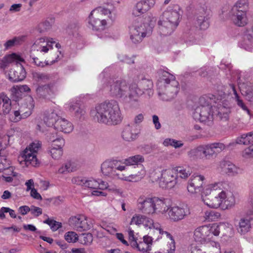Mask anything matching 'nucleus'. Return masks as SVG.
<instances>
[{"instance_id":"nucleus-47","label":"nucleus","mask_w":253,"mask_h":253,"mask_svg":"<svg viewBox=\"0 0 253 253\" xmlns=\"http://www.w3.org/2000/svg\"><path fill=\"white\" fill-rule=\"evenodd\" d=\"M48 151L50 154L52 158L55 160L60 159L62 156L63 152V148L52 147V146L49 148Z\"/></svg>"},{"instance_id":"nucleus-9","label":"nucleus","mask_w":253,"mask_h":253,"mask_svg":"<svg viewBox=\"0 0 253 253\" xmlns=\"http://www.w3.org/2000/svg\"><path fill=\"white\" fill-rule=\"evenodd\" d=\"M6 63H13L15 67L11 69L9 73V79L13 82H18L23 81L26 77V71L20 63L23 59L15 53H13L6 56L5 58Z\"/></svg>"},{"instance_id":"nucleus-25","label":"nucleus","mask_w":253,"mask_h":253,"mask_svg":"<svg viewBox=\"0 0 253 253\" xmlns=\"http://www.w3.org/2000/svg\"><path fill=\"white\" fill-rule=\"evenodd\" d=\"M67 105L69 112L76 119L82 120L84 118L86 112L79 101H72L69 103Z\"/></svg>"},{"instance_id":"nucleus-2","label":"nucleus","mask_w":253,"mask_h":253,"mask_svg":"<svg viewBox=\"0 0 253 253\" xmlns=\"http://www.w3.org/2000/svg\"><path fill=\"white\" fill-rule=\"evenodd\" d=\"M91 114L97 122L109 125H117L122 119L119 103L114 100L106 101L96 105Z\"/></svg>"},{"instance_id":"nucleus-60","label":"nucleus","mask_w":253,"mask_h":253,"mask_svg":"<svg viewBox=\"0 0 253 253\" xmlns=\"http://www.w3.org/2000/svg\"><path fill=\"white\" fill-rule=\"evenodd\" d=\"M30 211L34 216L38 217L42 214V210L39 207L32 206L30 207Z\"/></svg>"},{"instance_id":"nucleus-56","label":"nucleus","mask_w":253,"mask_h":253,"mask_svg":"<svg viewBox=\"0 0 253 253\" xmlns=\"http://www.w3.org/2000/svg\"><path fill=\"white\" fill-rule=\"evenodd\" d=\"M81 240L82 244L89 245L93 241L92 235L90 233L83 234L81 237Z\"/></svg>"},{"instance_id":"nucleus-31","label":"nucleus","mask_w":253,"mask_h":253,"mask_svg":"<svg viewBox=\"0 0 253 253\" xmlns=\"http://www.w3.org/2000/svg\"><path fill=\"white\" fill-rule=\"evenodd\" d=\"M36 93L39 97L42 98H48L54 95L51 84L39 86L36 89Z\"/></svg>"},{"instance_id":"nucleus-43","label":"nucleus","mask_w":253,"mask_h":253,"mask_svg":"<svg viewBox=\"0 0 253 253\" xmlns=\"http://www.w3.org/2000/svg\"><path fill=\"white\" fill-rule=\"evenodd\" d=\"M59 118L56 113L52 112L44 118V124L48 127L54 126V128H55L56 122Z\"/></svg>"},{"instance_id":"nucleus-34","label":"nucleus","mask_w":253,"mask_h":253,"mask_svg":"<svg viewBox=\"0 0 253 253\" xmlns=\"http://www.w3.org/2000/svg\"><path fill=\"white\" fill-rule=\"evenodd\" d=\"M55 129L64 133H70L72 131L74 126L72 124L64 118H59L55 126Z\"/></svg>"},{"instance_id":"nucleus-50","label":"nucleus","mask_w":253,"mask_h":253,"mask_svg":"<svg viewBox=\"0 0 253 253\" xmlns=\"http://www.w3.org/2000/svg\"><path fill=\"white\" fill-rule=\"evenodd\" d=\"M43 223L48 225L52 231H56L58 229L62 227L61 222L56 221L48 217L43 221Z\"/></svg>"},{"instance_id":"nucleus-51","label":"nucleus","mask_w":253,"mask_h":253,"mask_svg":"<svg viewBox=\"0 0 253 253\" xmlns=\"http://www.w3.org/2000/svg\"><path fill=\"white\" fill-rule=\"evenodd\" d=\"M78 234L74 231H69L64 235V238L68 243H75L78 240Z\"/></svg>"},{"instance_id":"nucleus-21","label":"nucleus","mask_w":253,"mask_h":253,"mask_svg":"<svg viewBox=\"0 0 253 253\" xmlns=\"http://www.w3.org/2000/svg\"><path fill=\"white\" fill-rule=\"evenodd\" d=\"M214 118L220 120L227 121L230 113V104L226 100L220 101L216 105L212 106Z\"/></svg>"},{"instance_id":"nucleus-59","label":"nucleus","mask_w":253,"mask_h":253,"mask_svg":"<svg viewBox=\"0 0 253 253\" xmlns=\"http://www.w3.org/2000/svg\"><path fill=\"white\" fill-rule=\"evenodd\" d=\"M243 94L244 95L247 99L250 102H253V89L249 87L246 89V90H242Z\"/></svg>"},{"instance_id":"nucleus-32","label":"nucleus","mask_w":253,"mask_h":253,"mask_svg":"<svg viewBox=\"0 0 253 253\" xmlns=\"http://www.w3.org/2000/svg\"><path fill=\"white\" fill-rule=\"evenodd\" d=\"M220 167L222 172L232 176L238 174L240 171L239 168L229 161L221 162L220 164Z\"/></svg>"},{"instance_id":"nucleus-64","label":"nucleus","mask_w":253,"mask_h":253,"mask_svg":"<svg viewBox=\"0 0 253 253\" xmlns=\"http://www.w3.org/2000/svg\"><path fill=\"white\" fill-rule=\"evenodd\" d=\"M152 121L156 129H159L161 127V125L158 116L154 115L152 116Z\"/></svg>"},{"instance_id":"nucleus-48","label":"nucleus","mask_w":253,"mask_h":253,"mask_svg":"<svg viewBox=\"0 0 253 253\" xmlns=\"http://www.w3.org/2000/svg\"><path fill=\"white\" fill-rule=\"evenodd\" d=\"M165 146H171L175 148H180L183 145L181 141L176 140L172 138H166L163 142Z\"/></svg>"},{"instance_id":"nucleus-40","label":"nucleus","mask_w":253,"mask_h":253,"mask_svg":"<svg viewBox=\"0 0 253 253\" xmlns=\"http://www.w3.org/2000/svg\"><path fill=\"white\" fill-rule=\"evenodd\" d=\"M47 137L48 141L51 142L52 147L63 148L65 145V140L62 137L58 136L57 133L49 134Z\"/></svg>"},{"instance_id":"nucleus-36","label":"nucleus","mask_w":253,"mask_h":253,"mask_svg":"<svg viewBox=\"0 0 253 253\" xmlns=\"http://www.w3.org/2000/svg\"><path fill=\"white\" fill-rule=\"evenodd\" d=\"M242 45L247 50H250L253 47V29L246 30L244 34Z\"/></svg>"},{"instance_id":"nucleus-22","label":"nucleus","mask_w":253,"mask_h":253,"mask_svg":"<svg viewBox=\"0 0 253 253\" xmlns=\"http://www.w3.org/2000/svg\"><path fill=\"white\" fill-rule=\"evenodd\" d=\"M53 43H55V41L52 38H40L36 40L32 45L31 53L35 51L46 53L49 50L48 47H52L51 44Z\"/></svg>"},{"instance_id":"nucleus-44","label":"nucleus","mask_w":253,"mask_h":253,"mask_svg":"<svg viewBox=\"0 0 253 253\" xmlns=\"http://www.w3.org/2000/svg\"><path fill=\"white\" fill-rule=\"evenodd\" d=\"M230 85L233 92V94L235 96L234 98L237 105L239 107H240L241 109H242L244 111L247 112L249 115H250V110L248 109V107L244 103L243 101L241 99H240L239 95L237 94V92L236 90L235 86L233 84H230Z\"/></svg>"},{"instance_id":"nucleus-53","label":"nucleus","mask_w":253,"mask_h":253,"mask_svg":"<svg viewBox=\"0 0 253 253\" xmlns=\"http://www.w3.org/2000/svg\"><path fill=\"white\" fill-rule=\"evenodd\" d=\"M11 97L12 99L15 101H18L22 98L23 93L20 91L18 88L16 86H14L11 89Z\"/></svg>"},{"instance_id":"nucleus-29","label":"nucleus","mask_w":253,"mask_h":253,"mask_svg":"<svg viewBox=\"0 0 253 253\" xmlns=\"http://www.w3.org/2000/svg\"><path fill=\"white\" fill-rule=\"evenodd\" d=\"M139 132L136 126L127 125L124 128L122 132V137L124 140L130 142L136 139Z\"/></svg>"},{"instance_id":"nucleus-7","label":"nucleus","mask_w":253,"mask_h":253,"mask_svg":"<svg viewBox=\"0 0 253 253\" xmlns=\"http://www.w3.org/2000/svg\"><path fill=\"white\" fill-rule=\"evenodd\" d=\"M155 17L148 16L143 21L135 22L129 27L130 39L134 43L140 42L143 39L149 36L156 23Z\"/></svg>"},{"instance_id":"nucleus-49","label":"nucleus","mask_w":253,"mask_h":253,"mask_svg":"<svg viewBox=\"0 0 253 253\" xmlns=\"http://www.w3.org/2000/svg\"><path fill=\"white\" fill-rule=\"evenodd\" d=\"M32 77L34 80L38 82H46L50 79V77L48 74L38 72H33Z\"/></svg>"},{"instance_id":"nucleus-1","label":"nucleus","mask_w":253,"mask_h":253,"mask_svg":"<svg viewBox=\"0 0 253 253\" xmlns=\"http://www.w3.org/2000/svg\"><path fill=\"white\" fill-rule=\"evenodd\" d=\"M226 184L223 182H214L207 185L204 191L205 196L211 195L210 200L202 199L205 205L208 207L222 210L230 209L236 203L235 198L232 192L225 187Z\"/></svg>"},{"instance_id":"nucleus-20","label":"nucleus","mask_w":253,"mask_h":253,"mask_svg":"<svg viewBox=\"0 0 253 253\" xmlns=\"http://www.w3.org/2000/svg\"><path fill=\"white\" fill-rule=\"evenodd\" d=\"M233 221L237 232L241 235H245L250 232L252 228V222H253V217L248 216L245 214L239 219L235 217Z\"/></svg>"},{"instance_id":"nucleus-54","label":"nucleus","mask_w":253,"mask_h":253,"mask_svg":"<svg viewBox=\"0 0 253 253\" xmlns=\"http://www.w3.org/2000/svg\"><path fill=\"white\" fill-rule=\"evenodd\" d=\"M11 109V100L6 96L5 97L3 98V101L2 110L3 113L5 114H8Z\"/></svg>"},{"instance_id":"nucleus-3","label":"nucleus","mask_w":253,"mask_h":253,"mask_svg":"<svg viewBox=\"0 0 253 253\" xmlns=\"http://www.w3.org/2000/svg\"><path fill=\"white\" fill-rule=\"evenodd\" d=\"M181 17V9L179 5L169 6L158 21L159 32L161 36L170 35L179 25Z\"/></svg>"},{"instance_id":"nucleus-8","label":"nucleus","mask_w":253,"mask_h":253,"mask_svg":"<svg viewBox=\"0 0 253 253\" xmlns=\"http://www.w3.org/2000/svg\"><path fill=\"white\" fill-rule=\"evenodd\" d=\"M107 16L111 20L115 19L116 12L115 9H110L98 7L93 9L88 17V23L93 30H103L106 24L104 16Z\"/></svg>"},{"instance_id":"nucleus-18","label":"nucleus","mask_w":253,"mask_h":253,"mask_svg":"<svg viewBox=\"0 0 253 253\" xmlns=\"http://www.w3.org/2000/svg\"><path fill=\"white\" fill-rule=\"evenodd\" d=\"M167 212L169 219L174 222L180 221L190 214L189 208L185 205L169 207Z\"/></svg>"},{"instance_id":"nucleus-24","label":"nucleus","mask_w":253,"mask_h":253,"mask_svg":"<svg viewBox=\"0 0 253 253\" xmlns=\"http://www.w3.org/2000/svg\"><path fill=\"white\" fill-rule=\"evenodd\" d=\"M214 236H217L221 233L223 236L231 237L233 235L232 225L228 222H220L219 224H211Z\"/></svg>"},{"instance_id":"nucleus-27","label":"nucleus","mask_w":253,"mask_h":253,"mask_svg":"<svg viewBox=\"0 0 253 253\" xmlns=\"http://www.w3.org/2000/svg\"><path fill=\"white\" fill-rule=\"evenodd\" d=\"M202 147L207 159H210L214 154L220 153L225 148V145L222 143H213L202 145Z\"/></svg>"},{"instance_id":"nucleus-28","label":"nucleus","mask_w":253,"mask_h":253,"mask_svg":"<svg viewBox=\"0 0 253 253\" xmlns=\"http://www.w3.org/2000/svg\"><path fill=\"white\" fill-rule=\"evenodd\" d=\"M60 55H61V52L58 51H57L55 53H52L51 55V60L50 62L48 61H45L44 62L40 61L38 57L35 56V53H31L30 58L32 63L38 67L43 68L45 66L51 65L58 62L62 57V55L60 56Z\"/></svg>"},{"instance_id":"nucleus-16","label":"nucleus","mask_w":253,"mask_h":253,"mask_svg":"<svg viewBox=\"0 0 253 253\" xmlns=\"http://www.w3.org/2000/svg\"><path fill=\"white\" fill-rule=\"evenodd\" d=\"M153 87L152 81L141 75L138 77L137 84L134 83L131 84V90H133V92L129 95L134 96V98H136L138 95L143 94L145 90H149L150 92H151Z\"/></svg>"},{"instance_id":"nucleus-14","label":"nucleus","mask_w":253,"mask_h":253,"mask_svg":"<svg viewBox=\"0 0 253 253\" xmlns=\"http://www.w3.org/2000/svg\"><path fill=\"white\" fill-rule=\"evenodd\" d=\"M206 181L205 177L201 174H193L187 182V189L189 193L192 194H198L202 192L203 195H205L204 191L205 186L203 188V184Z\"/></svg>"},{"instance_id":"nucleus-12","label":"nucleus","mask_w":253,"mask_h":253,"mask_svg":"<svg viewBox=\"0 0 253 253\" xmlns=\"http://www.w3.org/2000/svg\"><path fill=\"white\" fill-rule=\"evenodd\" d=\"M41 145L42 143L40 141H36L31 143L21 153V157L27 166L31 165L33 167H36L39 164L36 154L41 148Z\"/></svg>"},{"instance_id":"nucleus-26","label":"nucleus","mask_w":253,"mask_h":253,"mask_svg":"<svg viewBox=\"0 0 253 253\" xmlns=\"http://www.w3.org/2000/svg\"><path fill=\"white\" fill-rule=\"evenodd\" d=\"M155 2V0H143L138 1L133 8V14L135 16L141 15L153 7Z\"/></svg>"},{"instance_id":"nucleus-15","label":"nucleus","mask_w":253,"mask_h":253,"mask_svg":"<svg viewBox=\"0 0 253 253\" xmlns=\"http://www.w3.org/2000/svg\"><path fill=\"white\" fill-rule=\"evenodd\" d=\"M72 182L84 187L92 189L104 190L107 188L108 183L101 180H96L94 179H87L83 177H75L72 178Z\"/></svg>"},{"instance_id":"nucleus-10","label":"nucleus","mask_w":253,"mask_h":253,"mask_svg":"<svg viewBox=\"0 0 253 253\" xmlns=\"http://www.w3.org/2000/svg\"><path fill=\"white\" fill-rule=\"evenodd\" d=\"M126 169L125 166L121 165V161L117 160H107L101 165L102 174L112 178H118L120 175L117 171H123Z\"/></svg>"},{"instance_id":"nucleus-5","label":"nucleus","mask_w":253,"mask_h":253,"mask_svg":"<svg viewBox=\"0 0 253 253\" xmlns=\"http://www.w3.org/2000/svg\"><path fill=\"white\" fill-rule=\"evenodd\" d=\"M157 86L159 95L164 101H169L175 97L179 89V83L175 77L166 71L162 73Z\"/></svg>"},{"instance_id":"nucleus-38","label":"nucleus","mask_w":253,"mask_h":253,"mask_svg":"<svg viewBox=\"0 0 253 253\" xmlns=\"http://www.w3.org/2000/svg\"><path fill=\"white\" fill-rule=\"evenodd\" d=\"M175 171V174L177 176V181L178 178L187 179L191 174L192 171L189 167H184L182 166H178L173 168Z\"/></svg>"},{"instance_id":"nucleus-30","label":"nucleus","mask_w":253,"mask_h":253,"mask_svg":"<svg viewBox=\"0 0 253 253\" xmlns=\"http://www.w3.org/2000/svg\"><path fill=\"white\" fill-rule=\"evenodd\" d=\"M140 169L136 173L126 175L122 174L119 179L129 182H137L140 181L146 174V171L143 166L140 167Z\"/></svg>"},{"instance_id":"nucleus-11","label":"nucleus","mask_w":253,"mask_h":253,"mask_svg":"<svg viewBox=\"0 0 253 253\" xmlns=\"http://www.w3.org/2000/svg\"><path fill=\"white\" fill-rule=\"evenodd\" d=\"M214 112L212 106L210 105H201L197 107L193 113V117L196 121L204 123L210 126L214 118Z\"/></svg>"},{"instance_id":"nucleus-62","label":"nucleus","mask_w":253,"mask_h":253,"mask_svg":"<svg viewBox=\"0 0 253 253\" xmlns=\"http://www.w3.org/2000/svg\"><path fill=\"white\" fill-rule=\"evenodd\" d=\"M138 250L143 252H146L150 250V245L143 242H140L138 243Z\"/></svg>"},{"instance_id":"nucleus-46","label":"nucleus","mask_w":253,"mask_h":253,"mask_svg":"<svg viewBox=\"0 0 253 253\" xmlns=\"http://www.w3.org/2000/svg\"><path fill=\"white\" fill-rule=\"evenodd\" d=\"M220 213L214 211H209L205 212L204 218L208 221H215L219 219Z\"/></svg>"},{"instance_id":"nucleus-41","label":"nucleus","mask_w":253,"mask_h":253,"mask_svg":"<svg viewBox=\"0 0 253 253\" xmlns=\"http://www.w3.org/2000/svg\"><path fill=\"white\" fill-rule=\"evenodd\" d=\"M188 156L192 160H197L205 158L202 145L189 151L188 152Z\"/></svg>"},{"instance_id":"nucleus-35","label":"nucleus","mask_w":253,"mask_h":253,"mask_svg":"<svg viewBox=\"0 0 253 253\" xmlns=\"http://www.w3.org/2000/svg\"><path fill=\"white\" fill-rule=\"evenodd\" d=\"M144 162V158L141 155H136L129 157L123 161H121V165L127 166L138 165L139 164Z\"/></svg>"},{"instance_id":"nucleus-4","label":"nucleus","mask_w":253,"mask_h":253,"mask_svg":"<svg viewBox=\"0 0 253 253\" xmlns=\"http://www.w3.org/2000/svg\"><path fill=\"white\" fill-rule=\"evenodd\" d=\"M102 77V82L105 84L104 87H107L110 95L112 96L122 98L126 102H130L132 100L136 101L134 96L129 95L133 92L131 90V84L128 86L126 83L123 80H115L111 78H105L104 73L100 75Z\"/></svg>"},{"instance_id":"nucleus-13","label":"nucleus","mask_w":253,"mask_h":253,"mask_svg":"<svg viewBox=\"0 0 253 253\" xmlns=\"http://www.w3.org/2000/svg\"><path fill=\"white\" fill-rule=\"evenodd\" d=\"M213 236L214 234L211 224L197 227L193 233L194 241L201 244L209 243L213 239Z\"/></svg>"},{"instance_id":"nucleus-45","label":"nucleus","mask_w":253,"mask_h":253,"mask_svg":"<svg viewBox=\"0 0 253 253\" xmlns=\"http://www.w3.org/2000/svg\"><path fill=\"white\" fill-rule=\"evenodd\" d=\"M76 169L75 164L67 162L63 165L58 169V172L61 174L75 171Z\"/></svg>"},{"instance_id":"nucleus-6","label":"nucleus","mask_w":253,"mask_h":253,"mask_svg":"<svg viewBox=\"0 0 253 253\" xmlns=\"http://www.w3.org/2000/svg\"><path fill=\"white\" fill-rule=\"evenodd\" d=\"M138 208L145 214H165L169 209L167 200L157 197L140 196L138 199Z\"/></svg>"},{"instance_id":"nucleus-55","label":"nucleus","mask_w":253,"mask_h":253,"mask_svg":"<svg viewBox=\"0 0 253 253\" xmlns=\"http://www.w3.org/2000/svg\"><path fill=\"white\" fill-rule=\"evenodd\" d=\"M24 37H18L14 38L12 40L7 41L4 44V46L6 49L13 46L15 44H19L22 41H23Z\"/></svg>"},{"instance_id":"nucleus-39","label":"nucleus","mask_w":253,"mask_h":253,"mask_svg":"<svg viewBox=\"0 0 253 253\" xmlns=\"http://www.w3.org/2000/svg\"><path fill=\"white\" fill-rule=\"evenodd\" d=\"M248 9L249 2L248 0H239L233 5L231 11L247 13Z\"/></svg>"},{"instance_id":"nucleus-33","label":"nucleus","mask_w":253,"mask_h":253,"mask_svg":"<svg viewBox=\"0 0 253 253\" xmlns=\"http://www.w3.org/2000/svg\"><path fill=\"white\" fill-rule=\"evenodd\" d=\"M231 18L233 23L238 27H244L248 23L247 13L230 11Z\"/></svg>"},{"instance_id":"nucleus-42","label":"nucleus","mask_w":253,"mask_h":253,"mask_svg":"<svg viewBox=\"0 0 253 253\" xmlns=\"http://www.w3.org/2000/svg\"><path fill=\"white\" fill-rule=\"evenodd\" d=\"M236 143L239 144L252 145L253 144V131L243 134L236 139Z\"/></svg>"},{"instance_id":"nucleus-57","label":"nucleus","mask_w":253,"mask_h":253,"mask_svg":"<svg viewBox=\"0 0 253 253\" xmlns=\"http://www.w3.org/2000/svg\"><path fill=\"white\" fill-rule=\"evenodd\" d=\"M242 156L246 159L253 158V143L243 151Z\"/></svg>"},{"instance_id":"nucleus-58","label":"nucleus","mask_w":253,"mask_h":253,"mask_svg":"<svg viewBox=\"0 0 253 253\" xmlns=\"http://www.w3.org/2000/svg\"><path fill=\"white\" fill-rule=\"evenodd\" d=\"M150 177L152 180L154 181H160L161 179V171H160L158 169L154 170L150 173Z\"/></svg>"},{"instance_id":"nucleus-61","label":"nucleus","mask_w":253,"mask_h":253,"mask_svg":"<svg viewBox=\"0 0 253 253\" xmlns=\"http://www.w3.org/2000/svg\"><path fill=\"white\" fill-rule=\"evenodd\" d=\"M167 248L164 251V253H174L175 245L174 241H172L168 243Z\"/></svg>"},{"instance_id":"nucleus-23","label":"nucleus","mask_w":253,"mask_h":253,"mask_svg":"<svg viewBox=\"0 0 253 253\" xmlns=\"http://www.w3.org/2000/svg\"><path fill=\"white\" fill-rule=\"evenodd\" d=\"M26 100L29 102L27 107V110L24 111V107L22 106L19 110L14 111L13 112V117L11 115L12 121L17 122L21 119L26 118L31 115L32 109L34 107V100L30 96H27Z\"/></svg>"},{"instance_id":"nucleus-17","label":"nucleus","mask_w":253,"mask_h":253,"mask_svg":"<svg viewBox=\"0 0 253 253\" xmlns=\"http://www.w3.org/2000/svg\"><path fill=\"white\" fill-rule=\"evenodd\" d=\"M177 183V176L173 168L165 169L161 170V179L159 182L161 187L170 189Z\"/></svg>"},{"instance_id":"nucleus-37","label":"nucleus","mask_w":253,"mask_h":253,"mask_svg":"<svg viewBox=\"0 0 253 253\" xmlns=\"http://www.w3.org/2000/svg\"><path fill=\"white\" fill-rule=\"evenodd\" d=\"M196 24L201 29L205 30L209 27V22L206 15V10L204 8L197 13Z\"/></svg>"},{"instance_id":"nucleus-19","label":"nucleus","mask_w":253,"mask_h":253,"mask_svg":"<svg viewBox=\"0 0 253 253\" xmlns=\"http://www.w3.org/2000/svg\"><path fill=\"white\" fill-rule=\"evenodd\" d=\"M69 224L73 229L80 232L89 230L92 226V224L82 214L71 217L69 219Z\"/></svg>"},{"instance_id":"nucleus-63","label":"nucleus","mask_w":253,"mask_h":253,"mask_svg":"<svg viewBox=\"0 0 253 253\" xmlns=\"http://www.w3.org/2000/svg\"><path fill=\"white\" fill-rule=\"evenodd\" d=\"M144 218L142 216L136 215L133 216L131 220L130 224H135L136 225L141 224L143 222Z\"/></svg>"},{"instance_id":"nucleus-52","label":"nucleus","mask_w":253,"mask_h":253,"mask_svg":"<svg viewBox=\"0 0 253 253\" xmlns=\"http://www.w3.org/2000/svg\"><path fill=\"white\" fill-rule=\"evenodd\" d=\"M52 26V24L48 20H45L40 23L37 27V30L40 33H43L49 30Z\"/></svg>"}]
</instances>
